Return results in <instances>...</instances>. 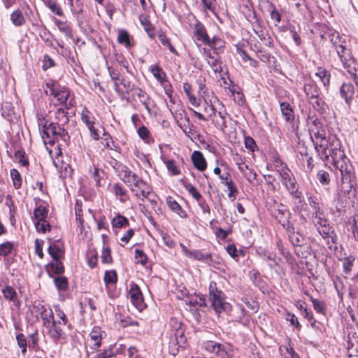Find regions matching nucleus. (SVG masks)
<instances>
[{
  "mask_svg": "<svg viewBox=\"0 0 358 358\" xmlns=\"http://www.w3.org/2000/svg\"><path fill=\"white\" fill-rule=\"evenodd\" d=\"M150 70L153 76L161 83L166 80V75L163 69L158 65H152L150 66Z\"/></svg>",
  "mask_w": 358,
  "mask_h": 358,
  "instance_id": "nucleus-36",
  "label": "nucleus"
},
{
  "mask_svg": "<svg viewBox=\"0 0 358 358\" xmlns=\"http://www.w3.org/2000/svg\"><path fill=\"white\" fill-rule=\"evenodd\" d=\"M169 327L171 331V336L174 337L176 343L179 346L185 344L186 338L184 335L185 328L182 322L176 317H171L169 321Z\"/></svg>",
  "mask_w": 358,
  "mask_h": 358,
  "instance_id": "nucleus-10",
  "label": "nucleus"
},
{
  "mask_svg": "<svg viewBox=\"0 0 358 358\" xmlns=\"http://www.w3.org/2000/svg\"><path fill=\"white\" fill-rule=\"evenodd\" d=\"M310 220L324 241V243L322 244L330 245L335 243L332 228L329 225L324 210L319 213H312Z\"/></svg>",
  "mask_w": 358,
  "mask_h": 358,
  "instance_id": "nucleus-3",
  "label": "nucleus"
},
{
  "mask_svg": "<svg viewBox=\"0 0 358 358\" xmlns=\"http://www.w3.org/2000/svg\"><path fill=\"white\" fill-rule=\"evenodd\" d=\"M10 20L15 27H22L25 24V17L20 9L15 10L10 16Z\"/></svg>",
  "mask_w": 358,
  "mask_h": 358,
  "instance_id": "nucleus-26",
  "label": "nucleus"
},
{
  "mask_svg": "<svg viewBox=\"0 0 358 358\" xmlns=\"http://www.w3.org/2000/svg\"><path fill=\"white\" fill-rule=\"evenodd\" d=\"M184 119L187 123L184 124L183 126H180L183 132L189 137L191 138L192 140H199L200 135L196 134L195 130V127L192 123H191L189 118L188 116L185 115Z\"/></svg>",
  "mask_w": 358,
  "mask_h": 358,
  "instance_id": "nucleus-21",
  "label": "nucleus"
},
{
  "mask_svg": "<svg viewBox=\"0 0 358 358\" xmlns=\"http://www.w3.org/2000/svg\"><path fill=\"white\" fill-rule=\"evenodd\" d=\"M141 199L143 201L146 199V201L149 203L150 208L157 213L156 206L157 204L158 197L155 193L152 192V189L149 191L148 194H145Z\"/></svg>",
  "mask_w": 358,
  "mask_h": 358,
  "instance_id": "nucleus-44",
  "label": "nucleus"
},
{
  "mask_svg": "<svg viewBox=\"0 0 358 358\" xmlns=\"http://www.w3.org/2000/svg\"><path fill=\"white\" fill-rule=\"evenodd\" d=\"M139 20L141 24L143 26L145 31L148 33L150 38H155V33L152 24H151L149 17L145 15H140Z\"/></svg>",
  "mask_w": 358,
  "mask_h": 358,
  "instance_id": "nucleus-31",
  "label": "nucleus"
},
{
  "mask_svg": "<svg viewBox=\"0 0 358 358\" xmlns=\"http://www.w3.org/2000/svg\"><path fill=\"white\" fill-rule=\"evenodd\" d=\"M35 227L38 232L43 234H45L47 231H49L50 228V225L46 220L36 222Z\"/></svg>",
  "mask_w": 358,
  "mask_h": 358,
  "instance_id": "nucleus-58",
  "label": "nucleus"
},
{
  "mask_svg": "<svg viewBox=\"0 0 358 358\" xmlns=\"http://www.w3.org/2000/svg\"><path fill=\"white\" fill-rule=\"evenodd\" d=\"M114 168L116 172L117 173L120 178L124 183H126V181H127V180H129L131 178L132 174L134 173L127 166L117 162H115Z\"/></svg>",
  "mask_w": 358,
  "mask_h": 358,
  "instance_id": "nucleus-20",
  "label": "nucleus"
},
{
  "mask_svg": "<svg viewBox=\"0 0 358 358\" xmlns=\"http://www.w3.org/2000/svg\"><path fill=\"white\" fill-rule=\"evenodd\" d=\"M10 177L13 180L14 187L15 189L20 188L22 185V177L17 169H13L10 170Z\"/></svg>",
  "mask_w": 358,
  "mask_h": 358,
  "instance_id": "nucleus-51",
  "label": "nucleus"
},
{
  "mask_svg": "<svg viewBox=\"0 0 358 358\" xmlns=\"http://www.w3.org/2000/svg\"><path fill=\"white\" fill-rule=\"evenodd\" d=\"M115 352L110 346L106 350L99 352L95 358H114Z\"/></svg>",
  "mask_w": 358,
  "mask_h": 358,
  "instance_id": "nucleus-62",
  "label": "nucleus"
},
{
  "mask_svg": "<svg viewBox=\"0 0 358 358\" xmlns=\"http://www.w3.org/2000/svg\"><path fill=\"white\" fill-rule=\"evenodd\" d=\"M48 210L45 206H39L34 210V218L36 222L44 220L48 216Z\"/></svg>",
  "mask_w": 358,
  "mask_h": 358,
  "instance_id": "nucleus-41",
  "label": "nucleus"
},
{
  "mask_svg": "<svg viewBox=\"0 0 358 358\" xmlns=\"http://www.w3.org/2000/svg\"><path fill=\"white\" fill-rule=\"evenodd\" d=\"M62 322L56 321L55 317L44 327L48 329V334L55 343L66 338L65 333L62 327Z\"/></svg>",
  "mask_w": 358,
  "mask_h": 358,
  "instance_id": "nucleus-12",
  "label": "nucleus"
},
{
  "mask_svg": "<svg viewBox=\"0 0 358 358\" xmlns=\"http://www.w3.org/2000/svg\"><path fill=\"white\" fill-rule=\"evenodd\" d=\"M309 101L317 110H324V102L319 95L315 96V98L309 99Z\"/></svg>",
  "mask_w": 358,
  "mask_h": 358,
  "instance_id": "nucleus-61",
  "label": "nucleus"
},
{
  "mask_svg": "<svg viewBox=\"0 0 358 358\" xmlns=\"http://www.w3.org/2000/svg\"><path fill=\"white\" fill-rule=\"evenodd\" d=\"M203 349L218 358H232L234 347L230 343H219L213 341H204L202 344Z\"/></svg>",
  "mask_w": 358,
  "mask_h": 358,
  "instance_id": "nucleus-6",
  "label": "nucleus"
},
{
  "mask_svg": "<svg viewBox=\"0 0 358 358\" xmlns=\"http://www.w3.org/2000/svg\"><path fill=\"white\" fill-rule=\"evenodd\" d=\"M33 310L40 315L43 326L48 324L49 322L54 318V313L52 309L48 308L39 301L34 302L33 305Z\"/></svg>",
  "mask_w": 358,
  "mask_h": 358,
  "instance_id": "nucleus-14",
  "label": "nucleus"
},
{
  "mask_svg": "<svg viewBox=\"0 0 358 358\" xmlns=\"http://www.w3.org/2000/svg\"><path fill=\"white\" fill-rule=\"evenodd\" d=\"M166 203L169 208L180 217L184 218L187 217V214L185 210H182L180 205L172 197L169 196L166 199Z\"/></svg>",
  "mask_w": 358,
  "mask_h": 358,
  "instance_id": "nucleus-25",
  "label": "nucleus"
},
{
  "mask_svg": "<svg viewBox=\"0 0 358 358\" xmlns=\"http://www.w3.org/2000/svg\"><path fill=\"white\" fill-rule=\"evenodd\" d=\"M191 158L195 168L201 171L206 170L207 162L200 151H194Z\"/></svg>",
  "mask_w": 358,
  "mask_h": 358,
  "instance_id": "nucleus-19",
  "label": "nucleus"
},
{
  "mask_svg": "<svg viewBox=\"0 0 358 358\" xmlns=\"http://www.w3.org/2000/svg\"><path fill=\"white\" fill-rule=\"evenodd\" d=\"M129 295L131 302L137 309L142 310L145 306L142 292L139 286L134 282L129 284Z\"/></svg>",
  "mask_w": 358,
  "mask_h": 358,
  "instance_id": "nucleus-13",
  "label": "nucleus"
},
{
  "mask_svg": "<svg viewBox=\"0 0 358 358\" xmlns=\"http://www.w3.org/2000/svg\"><path fill=\"white\" fill-rule=\"evenodd\" d=\"M99 127L103 130V139L105 141V147L113 150L118 151L120 148V147L113 141L110 136L108 134L105 133L104 128L99 124Z\"/></svg>",
  "mask_w": 358,
  "mask_h": 358,
  "instance_id": "nucleus-40",
  "label": "nucleus"
},
{
  "mask_svg": "<svg viewBox=\"0 0 358 358\" xmlns=\"http://www.w3.org/2000/svg\"><path fill=\"white\" fill-rule=\"evenodd\" d=\"M207 57L210 59V61H208V64L210 66L212 70L215 73H222L223 71L222 61L217 58L212 57L210 53L207 55Z\"/></svg>",
  "mask_w": 358,
  "mask_h": 358,
  "instance_id": "nucleus-43",
  "label": "nucleus"
},
{
  "mask_svg": "<svg viewBox=\"0 0 358 358\" xmlns=\"http://www.w3.org/2000/svg\"><path fill=\"white\" fill-rule=\"evenodd\" d=\"M111 225L113 229H122L127 227L129 222L126 217L117 213L112 218Z\"/></svg>",
  "mask_w": 358,
  "mask_h": 358,
  "instance_id": "nucleus-24",
  "label": "nucleus"
},
{
  "mask_svg": "<svg viewBox=\"0 0 358 358\" xmlns=\"http://www.w3.org/2000/svg\"><path fill=\"white\" fill-rule=\"evenodd\" d=\"M213 49L220 50L224 46V42L220 38L213 36L212 38H209V42L205 43Z\"/></svg>",
  "mask_w": 358,
  "mask_h": 358,
  "instance_id": "nucleus-55",
  "label": "nucleus"
},
{
  "mask_svg": "<svg viewBox=\"0 0 358 358\" xmlns=\"http://www.w3.org/2000/svg\"><path fill=\"white\" fill-rule=\"evenodd\" d=\"M280 110L285 120L287 122L294 118V111L291 105L287 102H282L280 105Z\"/></svg>",
  "mask_w": 358,
  "mask_h": 358,
  "instance_id": "nucleus-32",
  "label": "nucleus"
},
{
  "mask_svg": "<svg viewBox=\"0 0 358 358\" xmlns=\"http://www.w3.org/2000/svg\"><path fill=\"white\" fill-rule=\"evenodd\" d=\"M46 90L45 92L47 95L53 96L57 98L60 104L64 106L66 108H70L72 106L71 101L67 103L69 98V90L65 86H61L57 82L49 80L45 83Z\"/></svg>",
  "mask_w": 358,
  "mask_h": 358,
  "instance_id": "nucleus-4",
  "label": "nucleus"
},
{
  "mask_svg": "<svg viewBox=\"0 0 358 358\" xmlns=\"http://www.w3.org/2000/svg\"><path fill=\"white\" fill-rule=\"evenodd\" d=\"M56 123L52 122L48 126H45L41 136L45 143H54V140L50 139L51 136L55 137Z\"/></svg>",
  "mask_w": 358,
  "mask_h": 358,
  "instance_id": "nucleus-22",
  "label": "nucleus"
},
{
  "mask_svg": "<svg viewBox=\"0 0 358 358\" xmlns=\"http://www.w3.org/2000/svg\"><path fill=\"white\" fill-rule=\"evenodd\" d=\"M165 163L168 171L171 173V175L177 176L180 173V171L179 168L176 166L174 160H167Z\"/></svg>",
  "mask_w": 358,
  "mask_h": 358,
  "instance_id": "nucleus-59",
  "label": "nucleus"
},
{
  "mask_svg": "<svg viewBox=\"0 0 358 358\" xmlns=\"http://www.w3.org/2000/svg\"><path fill=\"white\" fill-rule=\"evenodd\" d=\"M271 215L279 222L284 229L291 231L293 229L289 221V212L282 203H275L271 209Z\"/></svg>",
  "mask_w": 358,
  "mask_h": 358,
  "instance_id": "nucleus-9",
  "label": "nucleus"
},
{
  "mask_svg": "<svg viewBox=\"0 0 358 358\" xmlns=\"http://www.w3.org/2000/svg\"><path fill=\"white\" fill-rule=\"evenodd\" d=\"M329 40L335 50L338 48L344 46L347 44L345 39L342 37L339 33L334 32L329 35Z\"/></svg>",
  "mask_w": 358,
  "mask_h": 358,
  "instance_id": "nucleus-29",
  "label": "nucleus"
},
{
  "mask_svg": "<svg viewBox=\"0 0 358 358\" xmlns=\"http://www.w3.org/2000/svg\"><path fill=\"white\" fill-rule=\"evenodd\" d=\"M75 212H76V220L79 222V227L80 228H83V224H84V218H83V215L81 203L76 201V203L75 204Z\"/></svg>",
  "mask_w": 358,
  "mask_h": 358,
  "instance_id": "nucleus-56",
  "label": "nucleus"
},
{
  "mask_svg": "<svg viewBox=\"0 0 358 358\" xmlns=\"http://www.w3.org/2000/svg\"><path fill=\"white\" fill-rule=\"evenodd\" d=\"M117 41L120 43H124L127 48L132 46L130 41V36L127 31L122 30L119 32Z\"/></svg>",
  "mask_w": 358,
  "mask_h": 358,
  "instance_id": "nucleus-50",
  "label": "nucleus"
},
{
  "mask_svg": "<svg viewBox=\"0 0 358 358\" xmlns=\"http://www.w3.org/2000/svg\"><path fill=\"white\" fill-rule=\"evenodd\" d=\"M227 253L235 260L238 261L239 257H243L245 254V248H225Z\"/></svg>",
  "mask_w": 358,
  "mask_h": 358,
  "instance_id": "nucleus-48",
  "label": "nucleus"
},
{
  "mask_svg": "<svg viewBox=\"0 0 358 358\" xmlns=\"http://www.w3.org/2000/svg\"><path fill=\"white\" fill-rule=\"evenodd\" d=\"M182 252L187 257L199 261L208 262L211 261V255L197 250H191L188 248H182Z\"/></svg>",
  "mask_w": 358,
  "mask_h": 358,
  "instance_id": "nucleus-15",
  "label": "nucleus"
},
{
  "mask_svg": "<svg viewBox=\"0 0 358 358\" xmlns=\"http://www.w3.org/2000/svg\"><path fill=\"white\" fill-rule=\"evenodd\" d=\"M135 259L136 263H140L145 266L148 262V257L142 250L136 249L135 251Z\"/></svg>",
  "mask_w": 358,
  "mask_h": 358,
  "instance_id": "nucleus-60",
  "label": "nucleus"
},
{
  "mask_svg": "<svg viewBox=\"0 0 358 358\" xmlns=\"http://www.w3.org/2000/svg\"><path fill=\"white\" fill-rule=\"evenodd\" d=\"M308 201L313 210L312 213H319L323 211V209L320 203V201L317 197L310 196L308 197Z\"/></svg>",
  "mask_w": 358,
  "mask_h": 358,
  "instance_id": "nucleus-52",
  "label": "nucleus"
},
{
  "mask_svg": "<svg viewBox=\"0 0 358 358\" xmlns=\"http://www.w3.org/2000/svg\"><path fill=\"white\" fill-rule=\"evenodd\" d=\"M136 94L141 101L144 106L145 108L148 111L150 110V106H149V101L150 100V97L148 96L146 92L143 90H142L140 88H138L136 90Z\"/></svg>",
  "mask_w": 358,
  "mask_h": 358,
  "instance_id": "nucleus-47",
  "label": "nucleus"
},
{
  "mask_svg": "<svg viewBox=\"0 0 358 358\" xmlns=\"http://www.w3.org/2000/svg\"><path fill=\"white\" fill-rule=\"evenodd\" d=\"M277 172L280 176L282 185L291 196L294 199H299L301 197V192L299 191V185L292 171L287 166H285L277 169Z\"/></svg>",
  "mask_w": 358,
  "mask_h": 358,
  "instance_id": "nucleus-5",
  "label": "nucleus"
},
{
  "mask_svg": "<svg viewBox=\"0 0 358 358\" xmlns=\"http://www.w3.org/2000/svg\"><path fill=\"white\" fill-rule=\"evenodd\" d=\"M54 22L57 27L58 29L62 32L67 38L73 37L71 27L66 22L55 18L54 20Z\"/></svg>",
  "mask_w": 358,
  "mask_h": 358,
  "instance_id": "nucleus-30",
  "label": "nucleus"
},
{
  "mask_svg": "<svg viewBox=\"0 0 358 358\" xmlns=\"http://www.w3.org/2000/svg\"><path fill=\"white\" fill-rule=\"evenodd\" d=\"M340 94L348 105H350L355 94V87L350 83H343L340 87Z\"/></svg>",
  "mask_w": 358,
  "mask_h": 358,
  "instance_id": "nucleus-17",
  "label": "nucleus"
},
{
  "mask_svg": "<svg viewBox=\"0 0 358 358\" xmlns=\"http://www.w3.org/2000/svg\"><path fill=\"white\" fill-rule=\"evenodd\" d=\"M115 90L118 93H122L124 90L128 92L131 90L130 83L127 82L124 78H121L119 81L114 83Z\"/></svg>",
  "mask_w": 358,
  "mask_h": 358,
  "instance_id": "nucleus-45",
  "label": "nucleus"
},
{
  "mask_svg": "<svg viewBox=\"0 0 358 358\" xmlns=\"http://www.w3.org/2000/svg\"><path fill=\"white\" fill-rule=\"evenodd\" d=\"M44 5L48 7L50 11L58 16H64V13L60 4L57 0H41Z\"/></svg>",
  "mask_w": 358,
  "mask_h": 358,
  "instance_id": "nucleus-23",
  "label": "nucleus"
},
{
  "mask_svg": "<svg viewBox=\"0 0 358 358\" xmlns=\"http://www.w3.org/2000/svg\"><path fill=\"white\" fill-rule=\"evenodd\" d=\"M89 213L91 215L92 218L96 222L97 229L99 231L106 230L108 231V224L105 216H101L99 219L96 220L93 212L89 209Z\"/></svg>",
  "mask_w": 358,
  "mask_h": 358,
  "instance_id": "nucleus-42",
  "label": "nucleus"
},
{
  "mask_svg": "<svg viewBox=\"0 0 358 358\" xmlns=\"http://www.w3.org/2000/svg\"><path fill=\"white\" fill-rule=\"evenodd\" d=\"M125 184L138 198H141V196L142 197L145 194H148L149 191L151 189L150 186L136 173H133L131 178L129 180H127Z\"/></svg>",
  "mask_w": 358,
  "mask_h": 358,
  "instance_id": "nucleus-7",
  "label": "nucleus"
},
{
  "mask_svg": "<svg viewBox=\"0 0 358 358\" xmlns=\"http://www.w3.org/2000/svg\"><path fill=\"white\" fill-rule=\"evenodd\" d=\"M3 297L9 301H15L17 299V293L11 286H6L2 289Z\"/></svg>",
  "mask_w": 358,
  "mask_h": 358,
  "instance_id": "nucleus-49",
  "label": "nucleus"
},
{
  "mask_svg": "<svg viewBox=\"0 0 358 358\" xmlns=\"http://www.w3.org/2000/svg\"><path fill=\"white\" fill-rule=\"evenodd\" d=\"M117 280V273L115 271H106L104 274V282L106 285L115 284Z\"/></svg>",
  "mask_w": 358,
  "mask_h": 358,
  "instance_id": "nucleus-57",
  "label": "nucleus"
},
{
  "mask_svg": "<svg viewBox=\"0 0 358 358\" xmlns=\"http://www.w3.org/2000/svg\"><path fill=\"white\" fill-rule=\"evenodd\" d=\"M113 192L116 196H120V201L122 203L126 202L129 199L127 189L120 183L114 184Z\"/></svg>",
  "mask_w": 358,
  "mask_h": 358,
  "instance_id": "nucleus-35",
  "label": "nucleus"
},
{
  "mask_svg": "<svg viewBox=\"0 0 358 358\" xmlns=\"http://www.w3.org/2000/svg\"><path fill=\"white\" fill-rule=\"evenodd\" d=\"M71 11L74 15H80L83 12V0H74L72 2H68Z\"/></svg>",
  "mask_w": 358,
  "mask_h": 358,
  "instance_id": "nucleus-46",
  "label": "nucleus"
},
{
  "mask_svg": "<svg viewBox=\"0 0 358 358\" xmlns=\"http://www.w3.org/2000/svg\"><path fill=\"white\" fill-rule=\"evenodd\" d=\"M81 120L87 127L96 124L95 117L86 107H84L82 110Z\"/></svg>",
  "mask_w": 358,
  "mask_h": 358,
  "instance_id": "nucleus-39",
  "label": "nucleus"
},
{
  "mask_svg": "<svg viewBox=\"0 0 358 358\" xmlns=\"http://www.w3.org/2000/svg\"><path fill=\"white\" fill-rule=\"evenodd\" d=\"M56 133L55 134L54 139H57L60 138L64 141H66L69 139V136L68 135V132L66 130L60 127L59 123H56L55 127Z\"/></svg>",
  "mask_w": 358,
  "mask_h": 358,
  "instance_id": "nucleus-53",
  "label": "nucleus"
},
{
  "mask_svg": "<svg viewBox=\"0 0 358 358\" xmlns=\"http://www.w3.org/2000/svg\"><path fill=\"white\" fill-rule=\"evenodd\" d=\"M48 250L52 258L51 264L52 272L57 275L62 273L64 268L60 259L64 255V248H48Z\"/></svg>",
  "mask_w": 358,
  "mask_h": 358,
  "instance_id": "nucleus-11",
  "label": "nucleus"
},
{
  "mask_svg": "<svg viewBox=\"0 0 358 358\" xmlns=\"http://www.w3.org/2000/svg\"><path fill=\"white\" fill-rule=\"evenodd\" d=\"M303 91L308 99L310 98H315V96L319 95V88L313 82L305 84L303 86Z\"/></svg>",
  "mask_w": 358,
  "mask_h": 358,
  "instance_id": "nucleus-34",
  "label": "nucleus"
},
{
  "mask_svg": "<svg viewBox=\"0 0 358 358\" xmlns=\"http://www.w3.org/2000/svg\"><path fill=\"white\" fill-rule=\"evenodd\" d=\"M329 40L335 50L338 48L344 46L347 44L345 39L342 37L339 33L334 32L329 35Z\"/></svg>",
  "mask_w": 358,
  "mask_h": 358,
  "instance_id": "nucleus-28",
  "label": "nucleus"
},
{
  "mask_svg": "<svg viewBox=\"0 0 358 358\" xmlns=\"http://www.w3.org/2000/svg\"><path fill=\"white\" fill-rule=\"evenodd\" d=\"M16 340L19 347L22 349V353L24 354L27 352V343L26 338L23 334H18L16 336Z\"/></svg>",
  "mask_w": 358,
  "mask_h": 358,
  "instance_id": "nucleus-64",
  "label": "nucleus"
},
{
  "mask_svg": "<svg viewBox=\"0 0 358 358\" xmlns=\"http://www.w3.org/2000/svg\"><path fill=\"white\" fill-rule=\"evenodd\" d=\"M185 189L192 195V196L198 202L201 199V194L198 192L196 188L191 183L182 180L181 181Z\"/></svg>",
  "mask_w": 358,
  "mask_h": 358,
  "instance_id": "nucleus-38",
  "label": "nucleus"
},
{
  "mask_svg": "<svg viewBox=\"0 0 358 358\" xmlns=\"http://www.w3.org/2000/svg\"><path fill=\"white\" fill-rule=\"evenodd\" d=\"M336 51L344 69L349 73H353L358 66V64L351 52V50L348 48L347 44L338 48Z\"/></svg>",
  "mask_w": 358,
  "mask_h": 358,
  "instance_id": "nucleus-8",
  "label": "nucleus"
},
{
  "mask_svg": "<svg viewBox=\"0 0 358 358\" xmlns=\"http://www.w3.org/2000/svg\"><path fill=\"white\" fill-rule=\"evenodd\" d=\"M317 178L322 185H328L330 182L329 174L324 170H320L317 172Z\"/></svg>",
  "mask_w": 358,
  "mask_h": 358,
  "instance_id": "nucleus-63",
  "label": "nucleus"
},
{
  "mask_svg": "<svg viewBox=\"0 0 358 358\" xmlns=\"http://www.w3.org/2000/svg\"><path fill=\"white\" fill-rule=\"evenodd\" d=\"M208 301L217 314L229 313L232 309L231 303L226 301L225 294L218 289L214 281H211L209 285Z\"/></svg>",
  "mask_w": 358,
  "mask_h": 358,
  "instance_id": "nucleus-2",
  "label": "nucleus"
},
{
  "mask_svg": "<svg viewBox=\"0 0 358 358\" xmlns=\"http://www.w3.org/2000/svg\"><path fill=\"white\" fill-rule=\"evenodd\" d=\"M105 335V333L101 330L100 327H94L90 334V341L92 342L91 348L94 350L98 349L101 346L103 336Z\"/></svg>",
  "mask_w": 358,
  "mask_h": 358,
  "instance_id": "nucleus-18",
  "label": "nucleus"
},
{
  "mask_svg": "<svg viewBox=\"0 0 358 358\" xmlns=\"http://www.w3.org/2000/svg\"><path fill=\"white\" fill-rule=\"evenodd\" d=\"M193 34L197 41H201L203 44L209 42V36L204 25L199 21H196L194 25Z\"/></svg>",
  "mask_w": 358,
  "mask_h": 358,
  "instance_id": "nucleus-16",
  "label": "nucleus"
},
{
  "mask_svg": "<svg viewBox=\"0 0 358 358\" xmlns=\"http://www.w3.org/2000/svg\"><path fill=\"white\" fill-rule=\"evenodd\" d=\"M68 108H66V107L64 106V108H58L57 112L55 113V117L56 119H57L58 120V122H60V123H67L69 122V118L67 117V112L66 111V110H67Z\"/></svg>",
  "mask_w": 358,
  "mask_h": 358,
  "instance_id": "nucleus-54",
  "label": "nucleus"
},
{
  "mask_svg": "<svg viewBox=\"0 0 358 358\" xmlns=\"http://www.w3.org/2000/svg\"><path fill=\"white\" fill-rule=\"evenodd\" d=\"M309 131L315 150L319 152L320 147L322 149V155L324 156L326 160L331 157L335 167L339 171L342 190L349 192L355 184V173L352 165L348 163V159L345 156L344 151L341 149V142L337 138L333 137L329 138V142L327 143L325 131L317 120L313 121Z\"/></svg>",
  "mask_w": 358,
  "mask_h": 358,
  "instance_id": "nucleus-1",
  "label": "nucleus"
},
{
  "mask_svg": "<svg viewBox=\"0 0 358 358\" xmlns=\"http://www.w3.org/2000/svg\"><path fill=\"white\" fill-rule=\"evenodd\" d=\"M335 250H338V248H334ZM340 252H342L343 248H339ZM338 258L340 260H343V268L345 273H349L351 271V267L352 266V263L355 261V257L350 255L348 257H343L342 253L340 255H338Z\"/></svg>",
  "mask_w": 358,
  "mask_h": 358,
  "instance_id": "nucleus-33",
  "label": "nucleus"
},
{
  "mask_svg": "<svg viewBox=\"0 0 358 358\" xmlns=\"http://www.w3.org/2000/svg\"><path fill=\"white\" fill-rule=\"evenodd\" d=\"M54 283L59 292H66L69 288L68 279L65 276H57L54 278Z\"/></svg>",
  "mask_w": 358,
  "mask_h": 358,
  "instance_id": "nucleus-37",
  "label": "nucleus"
},
{
  "mask_svg": "<svg viewBox=\"0 0 358 358\" xmlns=\"http://www.w3.org/2000/svg\"><path fill=\"white\" fill-rule=\"evenodd\" d=\"M315 76L320 78L324 87L328 89L330 83V72L323 67H319L317 69Z\"/></svg>",
  "mask_w": 358,
  "mask_h": 358,
  "instance_id": "nucleus-27",
  "label": "nucleus"
}]
</instances>
